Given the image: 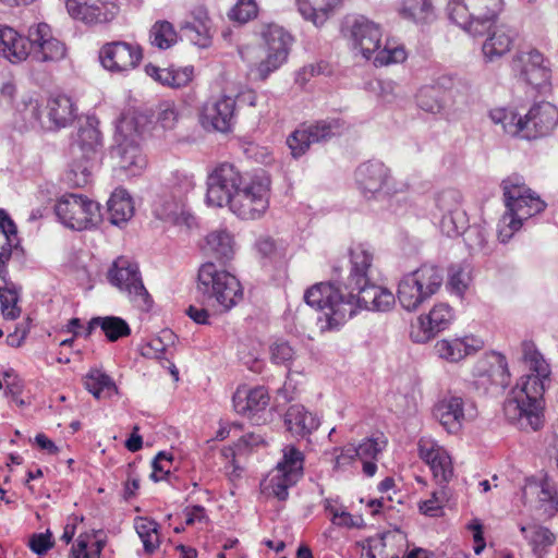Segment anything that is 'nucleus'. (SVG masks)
<instances>
[{
    "mask_svg": "<svg viewBox=\"0 0 558 558\" xmlns=\"http://www.w3.org/2000/svg\"><path fill=\"white\" fill-rule=\"evenodd\" d=\"M206 203L228 206L242 220H257L269 208L271 180L264 171L242 174L232 163L216 166L207 177Z\"/></svg>",
    "mask_w": 558,
    "mask_h": 558,
    "instance_id": "1",
    "label": "nucleus"
},
{
    "mask_svg": "<svg viewBox=\"0 0 558 558\" xmlns=\"http://www.w3.org/2000/svg\"><path fill=\"white\" fill-rule=\"evenodd\" d=\"M522 356L529 374L520 377L504 405L507 418L523 430H539L545 423L544 393L550 384L549 363L531 340L521 343Z\"/></svg>",
    "mask_w": 558,
    "mask_h": 558,
    "instance_id": "2",
    "label": "nucleus"
},
{
    "mask_svg": "<svg viewBox=\"0 0 558 558\" xmlns=\"http://www.w3.org/2000/svg\"><path fill=\"white\" fill-rule=\"evenodd\" d=\"M260 37V45H243L238 51L254 77L265 81L288 60L292 37L277 24L263 26Z\"/></svg>",
    "mask_w": 558,
    "mask_h": 558,
    "instance_id": "3",
    "label": "nucleus"
},
{
    "mask_svg": "<svg viewBox=\"0 0 558 558\" xmlns=\"http://www.w3.org/2000/svg\"><path fill=\"white\" fill-rule=\"evenodd\" d=\"M501 186L507 210L498 223V239L507 243L521 229L523 221L542 213L546 204L518 175L505 179Z\"/></svg>",
    "mask_w": 558,
    "mask_h": 558,
    "instance_id": "4",
    "label": "nucleus"
},
{
    "mask_svg": "<svg viewBox=\"0 0 558 558\" xmlns=\"http://www.w3.org/2000/svg\"><path fill=\"white\" fill-rule=\"evenodd\" d=\"M349 37L353 49L366 60H372L375 66L402 63L408 58L402 44L386 39L381 46V27L364 16L356 17L352 22Z\"/></svg>",
    "mask_w": 558,
    "mask_h": 558,
    "instance_id": "5",
    "label": "nucleus"
},
{
    "mask_svg": "<svg viewBox=\"0 0 558 558\" xmlns=\"http://www.w3.org/2000/svg\"><path fill=\"white\" fill-rule=\"evenodd\" d=\"M102 147L98 120L95 117H86L80 121L76 134L70 145V171L69 178L77 186L88 183L94 161Z\"/></svg>",
    "mask_w": 558,
    "mask_h": 558,
    "instance_id": "6",
    "label": "nucleus"
},
{
    "mask_svg": "<svg viewBox=\"0 0 558 558\" xmlns=\"http://www.w3.org/2000/svg\"><path fill=\"white\" fill-rule=\"evenodd\" d=\"M198 288L209 294L225 311L231 310L243 299V290L235 276L219 269L214 263L201 265L197 274Z\"/></svg>",
    "mask_w": 558,
    "mask_h": 558,
    "instance_id": "7",
    "label": "nucleus"
},
{
    "mask_svg": "<svg viewBox=\"0 0 558 558\" xmlns=\"http://www.w3.org/2000/svg\"><path fill=\"white\" fill-rule=\"evenodd\" d=\"M442 279V271L429 265L405 275L398 287V298L403 308L415 311L421 303L439 290Z\"/></svg>",
    "mask_w": 558,
    "mask_h": 558,
    "instance_id": "8",
    "label": "nucleus"
},
{
    "mask_svg": "<svg viewBox=\"0 0 558 558\" xmlns=\"http://www.w3.org/2000/svg\"><path fill=\"white\" fill-rule=\"evenodd\" d=\"M502 9L504 0H450L447 7L449 19L473 34L494 22Z\"/></svg>",
    "mask_w": 558,
    "mask_h": 558,
    "instance_id": "9",
    "label": "nucleus"
},
{
    "mask_svg": "<svg viewBox=\"0 0 558 558\" xmlns=\"http://www.w3.org/2000/svg\"><path fill=\"white\" fill-rule=\"evenodd\" d=\"M59 221L71 230L83 231L96 228L101 222L98 203L80 194H65L54 206Z\"/></svg>",
    "mask_w": 558,
    "mask_h": 558,
    "instance_id": "10",
    "label": "nucleus"
},
{
    "mask_svg": "<svg viewBox=\"0 0 558 558\" xmlns=\"http://www.w3.org/2000/svg\"><path fill=\"white\" fill-rule=\"evenodd\" d=\"M107 279L120 291L126 292L138 311H151L153 300L143 284L137 265L131 259L119 256L108 269Z\"/></svg>",
    "mask_w": 558,
    "mask_h": 558,
    "instance_id": "11",
    "label": "nucleus"
},
{
    "mask_svg": "<svg viewBox=\"0 0 558 558\" xmlns=\"http://www.w3.org/2000/svg\"><path fill=\"white\" fill-rule=\"evenodd\" d=\"M304 302L316 312L330 314H353V294H344L332 281L317 282L304 292Z\"/></svg>",
    "mask_w": 558,
    "mask_h": 558,
    "instance_id": "12",
    "label": "nucleus"
},
{
    "mask_svg": "<svg viewBox=\"0 0 558 558\" xmlns=\"http://www.w3.org/2000/svg\"><path fill=\"white\" fill-rule=\"evenodd\" d=\"M304 460L303 452L295 446L289 445L283 449L282 460L278 462L268 486L279 500H286L288 489L303 477Z\"/></svg>",
    "mask_w": 558,
    "mask_h": 558,
    "instance_id": "13",
    "label": "nucleus"
},
{
    "mask_svg": "<svg viewBox=\"0 0 558 558\" xmlns=\"http://www.w3.org/2000/svg\"><path fill=\"white\" fill-rule=\"evenodd\" d=\"M512 71L533 87H541L550 78L548 60L533 47H525L517 51L512 59Z\"/></svg>",
    "mask_w": 558,
    "mask_h": 558,
    "instance_id": "14",
    "label": "nucleus"
},
{
    "mask_svg": "<svg viewBox=\"0 0 558 558\" xmlns=\"http://www.w3.org/2000/svg\"><path fill=\"white\" fill-rule=\"evenodd\" d=\"M235 98L220 95L208 99L201 108L199 123L207 131L227 133L235 122Z\"/></svg>",
    "mask_w": 558,
    "mask_h": 558,
    "instance_id": "15",
    "label": "nucleus"
},
{
    "mask_svg": "<svg viewBox=\"0 0 558 558\" xmlns=\"http://www.w3.org/2000/svg\"><path fill=\"white\" fill-rule=\"evenodd\" d=\"M433 414L448 433L457 434L461 430L464 422L476 416V409L473 402L451 396L438 401L434 407Z\"/></svg>",
    "mask_w": 558,
    "mask_h": 558,
    "instance_id": "16",
    "label": "nucleus"
},
{
    "mask_svg": "<svg viewBox=\"0 0 558 558\" xmlns=\"http://www.w3.org/2000/svg\"><path fill=\"white\" fill-rule=\"evenodd\" d=\"M343 124L338 119L322 120L315 124L295 130L287 140L293 157H300L311 144L326 141L341 133Z\"/></svg>",
    "mask_w": 558,
    "mask_h": 558,
    "instance_id": "17",
    "label": "nucleus"
},
{
    "mask_svg": "<svg viewBox=\"0 0 558 558\" xmlns=\"http://www.w3.org/2000/svg\"><path fill=\"white\" fill-rule=\"evenodd\" d=\"M99 58L106 70L113 73H125L140 64L143 54L137 45L113 41L102 46Z\"/></svg>",
    "mask_w": 558,
    "mask_h": 558,
    "instance_id": "18",
    "label": "nucleus"
},
{
    "mask_svg": "<svg viewBox=\"0 0 558 558\" xmlns=\"http://www.w3.org/2000/svg\"><path fill=\"white\" fill-rule=\"evenodd\" d=\"M420 458L428 464L434 478L439 484L448 483L453 475V466L447 450L429 438L418 440Z\"/></svg>",
    "mask_w": 558,
    "mask_h": 558,
    "instance_id": "19",
    "label": "nucleus"
},
{
    "mask_svg": "<svg viewBox=\"0 0 558 558\" xmlns=\"http://www.w3.org/2000/svg\"><path fill=\"white\" fill-rule=\"evenodd\" d=\"M232 403L236 413L254 420L259 413L266 411L270 403V396L264 386L242 385L233 393Z\"/></svg>",
    "mask_w": 558,
    "mask_h": 558,
    "instance_id": "20",
    "label": "nucleus"
},
{
    "mask_svg": "<svg viewBox=\"0 0 558 558\" xmlns=\"http://www.w3.org/2000/svg\"><path fill=\"white\" fill-rule=\"evenodd\" d=\"M526 130L523 138H535L549 134L558 124V110L550 102L534 105L524 117Z\"/></svg>",
    "mask_w": 558,
    "mask_h": 558,
    "instance_id": "21",
    "label": "nucleus"
},
{
    "mask_svg": "<svg viewBox=\"0 0 558 558\" xmlns=\"http://www.w3.org/2000/svg\"><path fill=\"white\" fill-rule=\"evenodd\" d=\"M355 289L359 293L353 295V314L357 311L389 312L396 304L395 295L388 289L371 282Z\"/></svg>",
    "mask_w": 558,
    "mask_h": 558,
    "instance_id": "22",
    "label": "nucleus"
},
{
    "mask_svg": "<svg viewBox=\"0 0 558 558\" xmlns=\"http://www.w3.org/2000/svg\"><path fill=\"white\" fill-rule=\"evenodd\" d=\"M65 7L73 19L89 25L110 22L118 11L113 3L100 1L88 3L87 0H68Z\"/></svg>",
    "mask_w": 558,
    "mask_h": 558,
    "instance_id": "23",
    "label": "nucleus"
},
{
    "mask_svg": "<svg viewBox=\"0 0 558 558\" xmlns=\"http://www.w3.org/2000/svg\"><path fill=\"white\" fill-rule=\"evenodd\" d=\"M374 255L373 247L365 243H355L350 247L349 287L353 289L371 282Z\"/></svg>",
    "mask_w": 558,
    "mask_h": 558,
    "instance_id": "24",
    "label": "nucleus"
},
{
    "mask_svg": "<svg viewBox=\"0 0 558 558\" xmlns=\"http://www.w3.org/2000/svg\"><path fill=\"white\" fill-rule=\"evenodd\" d=\"M389 180V169L380 161H367L355 171V181L365 197L381 192Z\"/></svg>",
    "mask_w": 558,
    "mask_h": 558,
    "instance_id": "25",
    "label": "nucleus"
},
{
    "mask_svg": "<svg viewBox=\"0 0 558 558\" xmlns=\"http://www.w3.org/2000/svg\"><path fill=\"white\" fill-rule=\"evenodd\" d=\"M0 52L11 63H20L31 57L28 38L11 27L0 28Z\"/></svg>",
    "mask_w": 558,
    "mask_h": 558,
    "instance_id": "26",
    "label": "nucleus"
},
{
    "mask_svg": "<svg viewBox=\"0 0 558 558\" xmlns=\"http://www.w3.org/2000/svg\"><path fill=\"white\" fill-rule=\"evenodd\" d=\"M49 129L69 126L76 118V107L72 99L65 95L51 97L47 104Z\"/></svg>",
    "mask_w": 558,
    "mask_h": 558,
    "instance_id": "27",
    "label": "nucleus"
},
{
    "mask_svg": "<svg viewBox=\"0 0 558 558\" xmlns=\"http://www.w3.org/2000/svg\"><path fill=\"white\" fill-rule=\"evenodd\" d=\"M450 78L440 77L437 82L422 86L416 93V105L423 111L430 114H440L445 110L442 89L450 83Z\"/></svg>",
    "mask_w": 558,
    "mask_h": 558,
    "instance_id": "28",
    "label": "nucleus"
},
{
    "mask_svg": "<svg viewBox=\"0 0 558 558\" xmlns=\"http://www.w3.org/2000/svg\"><path fill=\"white\" fill-rule=\"evenodd\" d=\"M284 424L292 435L304 437L318 428L319 421L303 405L293 404L284 414Z\"/></svg>",
    "mask_w": 558,
    "mask_h": 558,
    "instance_id": "29",
    "label": "nucleus"
},
{
    "mask_svg": "<svg viewBox=\"0 0 558 558\" xmlns=\"http://www.w3.org/2000/svg\"><path fill=\"white\" fill-rule=\"evenodd\" d=\"M112 154L118 159L119 167L131 175H137L146 168V157L137 144L125 141L119 144Z\"/></svg>",
    "mask_w": 558,
    "mask_h": 558,
    "instance_id": "30",
    "label": "nucleus"
},
{
    "mask_svg": "<svg viewBox=\"0 0 558 558\" xmlns=\"http://www.w3.org/2000/svg\"><path fill=\"white\" fill-rule=\"evenodd\" d=\"M301 15L315 26H322L331 16L342 0H295Z\"/></svg>",
    "mask_w": 558,
    "mask_h": 558,
    "instance_id": "31",
    "label": "nucleus"
},
{
    "mask_svg": "<svg viewBox=\"0 0 558 558\" xmlns=\"http://www.w3.org/2000/svg\"><path fill=\"white\" fill-rule=\"evenodd\" d=\"M450 320L434 316H415L410 323V338L413 342L425 343L449 327Z\"/></svg>",
    "mask_w": 558,
    "mask_h": 558,
    "instance_id": "32",
    "label": "nucleus"
},
{
    "mask_svg": "<svg viewBox=\"0 0 558 558\" xmlns=\"http://www.w3.org/2000/svg\"><path fill=\"white\" fill-rule=\"evenodd\" d=\"M386 444L385 439L368 437L355 446L356 458L362 462V470L366 476L372 477L376 474L378 456Z\"/></svg>",
    "mask_w": 558,
    "mask_h": 558,
    "instance_id": "33",
    "label": "nucleus"
},
{
    "mask_svg": "<svg viewBox=\"0 0 558 558\" xmlns=\"http://www.w3.org/2000/svg\"><path fill=\"white\" fill-rule=\"evenodd\" d=\"M155 216L174 226L185 225L190 227L193 217L186 211L182 199L168 198L156 204Z\"/></svg>",
    "mask_w": 558,
    "mask_h": 558,
    "instance_id": "34",
    "label": "nucleus"
},
{
    "mask_svg": "<svg viewBox=\"0 0 558 558\" xmlns=\"http://www.w3.org/2000/svg\"><path fill=\"white\" fill-rule=\"evenodd\" d=\"M205 248L209 254L219 260H230L235 254V242L233 235L225 230L219 229L207 234Z\"/></svg>",
    "mask_w": 558,
    "mask_h": 558,
    "instance_id": "35",
    "label": "nucleus"
},
{
    "mask_svg": "<svg viewBox=\"0 0 558 558\" xmlns=\"http://www.w3.org/2000/svg\"><path fill=\"white\" fill-rule=\"evenodd\" d=\"M108 211L110 222L116 226H121L132 218L134 206L124 189H116L112 192L108 201Z\"/></svg>",
    "mask_w": 558,
    "mask_h": 558,
    "instance_id": "36",
    "label": "nucleus"
},
{
    "mask_svg": "<svg viewBox=\"0 0 558 558\" xmlns=\"http://www.w3.org/2000/svg\"><path fill=\"white\" fill-rule=\"evenodd\" d=\"M513 32L508 27H496L483 44L482 50L485 58L492 61L507 53L513 44Z\"/></svg>",
    "mask_w": 558,
    "mask_h": 558,
    "instance_id": "37",
    "label": "nucleus"
},
{
    "mask_svg": "<svg viewBox=\"0 0 558 558\" xmlns=\"http://www.w3.org/2000/svg\"><path fill=\"white\" fill-rule=\"evenodd\" d=\"M489 118L493 123L500 125L505 133L523 138L526 124H524V118L517 114L514 111L505 108H496L490 110Z\"/></svg>",
    "mask_w": 558,
    "mask_h": 558,
    "instance_id": "38",
    "label": "nucleus"
},
{
    "mask_svg": "<svg viewBox=\"0 0 558 558\" xmlns=\"http://www.w3.org/2000/svg\"><path fill=\"white\" fill-rule=\"evenodd\" d=\"M520 532L532 547L534 554L553 546L556 542V535L548 527L541 524L520 525Z\"/></svg>",
    "mask_w": 558,
    "mask_h": 558,
    "instance_id": "39",
    "label": "nucleus"
},
{
    "mask_svg": "<svg viewBox=\"0 0 558 558\" xmlns=\"http://www.w3.org/2000/svg\"><path fill=\"white\" fill-rule=\"evenodd\" d=\"M134 526L145 553L153 554L160 546L159 524L155 520L138 517L134 521Z\"/></svg>",
    "mask_w": 558,
    "mask_h": 558,
    "instance_id": "40",
    "label": "nucleus"
},
{
    "mask_svg": "<svg viewBox=\"0 0 558 558\" xmlns=\"http://www.w3.org/2000/svg\"><path fill=\"white\" fill-rule=\"evenodd\" d=\"M169 348L162 342L160 338H154L142 347V355L147 359L159 360L161 366L169 369L174 380H179V371L174 363L171 361Z\"/></svg>",
    "mask_w": 558,
    "mask_h": 558,
    "instance_id": "41",
    "label": "nucleus"
},
{
    "mask_svg": "<svg viewBox=\"0 0 558 558\" xmlns=\"http://www.w3.org/2000/svg\"><path fill=\"white\" fill-rule=\"evenodd\" d=\"M84 386L97 399L111 397L117 390L111 377L98 369L87 374Z\"/></svg>",
    "mask_w": 558,
    "mask_h": 558,
    "instance_id": "42",
    "label": "nucleus"
},
{
    "mask_svg": "<svg viewBox=\"0 0 558 558\" xmlns=\"http://www.w3.org/2000/svg\"><path fill=\"white\" fill-rule=\"evenodd\" d=\"M452 355L451 363H458L469 355L476 354L481 351L485 342L484 340L475 335H466L464 337L454 338L451 340Z\"/></svg>",
    "mask_w": 558,
    "mask_h": 558,
    "instance_id": "43",
    "label": "nucleus"
},
{
    "mask_svg": "<svg viewBox=\"0 0 558 558\" xmlns=\"http://www.w3.org/2000/svg\"><path fill=\"white\" fill-rule=\"evenodd\" d=\"M97 327H100L108 341L114 342L131 335L129 324L119 316H95Z\"/></svg>",
    "mask_w": 558,
    "mask_h": 558,
    "instance_id": "44",
    "label": "nucleus"
},
{
    "mask_svg": "<svg viewBox=\"0 0 558 558\" xmlns=\"http://www.w3.org/2000/svg\"><path fill=\"white\" fill-rule=\"evenodd\" d=\"M150 44L159 49H168L178 40L173 25L168 21H157L149 32Z\"/></svg>",
    "mask_w": 558,
    "mask_h": 558,
    "instance_id": "45",
    "label": "nucleus"
},
{
    "mask_svg": "<svg viewBox=\"0 0 558 558\" xmlns=\"http://www.w3.org/2000/svg\"><path fill=\"white\" fill-rule=\"evenodd\" d=\"M391 538L387 536H375L366 539L365 558H401L398 550H393Z\"/></svg>",
    "mask_w": 558,
    "mask_h": 558,
    "instance_id": "46",
    "label": "nucleus"
},
{
    "mask_svg": "<svg viewBox=\"0 0 558 558\" xmlns=\"http://www.w3.org/2000/svg\"><path fill=\"white\" fill-rule=\"evenodd\" d=\"M21 119L25 123V128H45V123L41 120V105L38 99L28 96L22 98L16 108Z\"/></svg>",
    "mask_w": 558,
    "mask_h": 558,
    "instance_id": "47",
    "label": "nucleus"
},
{
    "mask_svg": "<svg viewBox=\"0 0 558 558\" xmlns=\"http://www.w3.org/2000/svg\"><path fill=\"white\" fill-rule=\"evenodd\" d=\"M105 545V541L97 539L90 543L89 535L81 534L71 548L70 558H101Z\"/></svg>",
    "mask_w": 558,
    "mask_h": 558,
    "instance_id": "48",
    "label": "nucleus"
},
{
    "mask_svg": "<svg viewBox=\"0 0 558 558\" xmlns=\"http://www.w3.org/2000/svg\"><path fill=\"white\" fill-rule=\"evenodd\" d=\"M440 230L448 238H457L468 230V217L464 210L444 214L440 220Z\"/></svg>",
    "mask_w": 558,
    "mask_h": 558,
    "instance_id": "49",
    "label": "nucleus"
},
{
    "mask_svg": "<svg viewBox=\"0 0 558 558\" xmlns=\"http://www.w3.org/2000/svg\"><path fill=\"white\" fill-rule=\"evenodd\" d=\"M181 31L193 45L199 48H207L211 45V24L184 23Z\"/></svg>",
    "mask_w": 558,
    "mask_h": 558,
    "instance_id": "50",
    "label": "nucleus"
},
{
    "mask_svg": "<svg viewBox=\"0 0 558 558\" xmlns=\"http://www.w3.org/2000/svg\"><path fill=\"white\" fill-rule=\"evenodd\" d=\"M66 48L56 37L50 38L41 47L31 53V58L38 62L59 61L65 57Z\"/></svg>",
    "mask_w": 558,
    "mask_h": 558,
    "instance_id": "51",
    "label": "nucleus"
},
{
    "mask_svg": "<svg viewBox=\"0 0 558 558\" xmlns=\"http://www.w3.org/2000/svg\"><path fill=\"white\" fill-rule=\"evenodd\" d=\"M0 228L5 238V244L0 247V276L5 274V264L11 258V235L16 234V227L4 210H0Z\"/></svg>",
    "mask_w": 558,
    "mask_h": 558,
    "instance_id": "52",
    "label": "nucleus"
},
{
    "mask_svg": "<svg viewBox=\"0 0 558 558\" xmlns=\"http://www.w3.org/2000/svg\"><path fill=\"white\" fill-rule=\"evenodd\" d=\"M537 497V509L544 519H551L558 513V494L548 483L541 485Z\"/></svg>",
    "mask_w": 558,
    "mask_h": 558,
    "instance_id": "53",
    "label": "nucleus"
},
{
    "mask_svg": "<svg viewBox=\"0 0 558 558\" xmlns=\"http://www.w3.org/2000/svg\"><path fill=\"white\" fill-rule=\"evenodd\" d=\"M470 282L471 276L468 266L457 264L450 268L447 287H449L458 296H461L465 292Z\"/></svg>",
    "mask_w": 558,
    "mask_h": 558,
    "instance_id": "54",
    "label": "nucleus"
},
{
    "mask_svg": "<svg viewBox=\"0 0 558 558\" xmlns=\"http://www.w3.org/2000/svg\"><path fill=\"white\" fill-rule=\"evenodd\" d=\"M462 195L456 189H446L435 195V204L440 213L450 214L461 208Z\"/></svg>",
    "mask_w": 558,
    "mask_h": 558,
    "instance_id": "55",
    "label": "nucleus"
},
{
    "mask_svg": "<svg viewBox=\"0 0 558 558\" xmlns=\"http://www.w3.org/2000/svg\"><path fill=\"white\" fill-rule=\"evenodd\" d=\"M432 12L429 0H403L401 13L415 22H425Z\"/></svg>",
    "mask_w": 558,
    "mask_h": 558,
    "instance_id": "56",
    "label": "nucleus"
},
{
    "mask_svg": "<svg viewBox=\"0 0 558 558\" xmlns=\"http://www.w3.org/2000/svg\"><path fill=\"white\" fill-rule=\"evenodd\" d=\"M257 15V4L255 0H238L229 13L231 20L240 23H246Z\"/></svg>",
    "mask_w": 558,
    "mask_h": 558,
    "instance_id": "57",
    "label": "nucleus"
},
{
    "mask_svg": "<svg viewBox=\"0 0 558 558\" xmlns=\"http://www.w3.org/2000/svg\"><path fill=\"white\" fill-rule=\"evenodd\" d=\"M179 119V111L173 101H163L157 107V122L166 130L174 128Z\"/></svg>",
    "mask_w": 558,
    "mask_h": 558,
    "instance_id": "58",
    "label": "nucleus"
},
{
    "mask_svg": "<svg viewBox=\"0 0 558 558\" xmlns=\"http://www.w3.org/2000/svg\"><path fill=\"white\" fill-rule=\"evenodd\" d=\"M52 37L53 35L48 24L39 23L37 25L31 26L27 35L31 53H33L36 48L41 47Z\"/></svg>",
    "mask_w": 558,
    "mask_h": 558,
    "instance_id": "59",
    "label": "nucleus"
},
{
    "mask_svg": "<svg viewBox=\"0 0 558 558\" xmlns=\"http://www.w3.org/2000/svg\"><path fill=\"white\" fill-rule=\"evenodd\" d=\"M445 496L446 494L444 487L437 492H434L429 499L420 502V511L428 517L440 515L444 508Z\"/></svg>",
    "mask_w": 558,
    "mask_h": 558,
    "instance_id": "60",
    "label": "nucleus"
},
{
    "mask_svg": "<svg viewBox=\"0 0 558 558\" xmlns=\"http://www.w3.org/2000/svg\"><path fill=\"white\" fill-rule=\"evenodd\" d=\"M4 383H5V396L11 397V399L19 405H24V400L21 399V395L23 392V383L17 377V375L12 371L3 372Z\"/></svg>",
    "mask_w": 558,
    "mask_h": 558,
    "instance_id": "61",
    "label": "nucleus"
},
{
    "mask_svg": "<svg viewBox=\"0 0 558 558\" xmlns=\"http://www.w3.org/2000/svg\"><path fill=\"white\" fill-rule=\"evenodd\" d=\"M19 292L14 287L0 288V305L2 314L20 313L21 308L17 306Z\"/></svg>",
    "mask_w": 558,
    "mask_h": 558,
    "instance_id": "62",
    "label": "nucleus"
},
{
    "mask_svg": "<svg viewBox=\"0 0 558 558\" xmlns=\"http://www.w3.org/2000/svg\"><path fill=\"white\" fill-rule=\"evenodd\" d=\"M172 457L163 451L159 452L153 460V471L150 473V478L155 482L165 480L170 473Z\"/></svg>",
    "mask_w": 558,
    "mask_h": 558,
    "instance_id": "63",
    "label": "nucleus"
},
{
    "mask_svg": "<svg viewBox=\"0 0 558 558\" xmlns=\"http://www.w3.org/2000/svg\"><path fill=\"white\" fill-rule=\"evenodd\" d=\"M355 445L348 444L340 448H335L333 450V466L336 469L345 468L351 465L356 458Z\"/></svg>",
    "mask_w": 558,
    "mask_h": 558,
    "instance_id": "64",
    "label": "nucleus"
}]
</instances>
